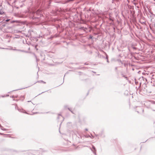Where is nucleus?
<instances>
[{
	"instance_id": "2",
	"label": "nucleus",
	"mask_w": 155,
	"mask_h": 155,
	"mask_svg": "<svg viewBox=\"0 0 155 155\" xmlns=\"http://www.w3.org/2000/svg\"><path fill=\"white\" fill-rule=\"evenodd\" d=\"M40 81L41 82H42V83H43L44 84H45L46 83L45 82H44V81Z\"/></svg>"
},
{
	"instance_id": "3",
	"label": "nucleus",
	"mask_w": 155,
	"mask_h": 155,
	"mask_svg": "<svg viewBox=\"0 0 155 155\" xmlns=\"http://www.w3.org/2000/svg\"><path fill=\"white\" fill-rule=\"evenodd\" d=\"M10 19H7L6 20V21H8L9 20H10Z\"/></svg>"
},
{
	"instance_id": "6",
	"label": "nucleus",
	"mask_w": 155,
	"mask_h": 155,
	"mask_svg": "<svg viewBox=\"0 0 155 155\" xmlns=\"http://www.w3.org/2000/svg\"><path fill=\"white\" fill-rule=\"evenodd\" d=\"M0 134H2H2H1V133H0Z\"/></svg>"
},
{
	"instance_id": "1",
	"label": "nucleus",
	"mask_w": 155,
	"mask_h": 155,
	"mask_svg": "<svg viewBox=\"0 0 155 155\" xmlns=\"http://www.w3.org/2000/svg\"><path fill=\"white\" fill-rule=\"evenodd\" d=\"M4 12L1 9L0 10V14L2 15L4 14Z\"/></svg>"
},
{
	"instance_id": "5",
	"label": "nucleus",
	"mask_w": 155,
	"mask_h": 155,
	"mask_svg": "<svg viewBox=\"0 0 155 155\" xmlns=\"http://www.w3.org/2000/svg\"><path fill=\"white\" fill-rule=\"evenodd\" d=\"M72 0H68V2L69 1H72Z\"/></svg>"
},
{
	"instance_id": "4",
	"label": "nucleus",
	"mask_w": 155,
	"mask_h": 155,
	"mask_svg": "<svg viewBox=\"0 0 155 155\" xmlns=\"http://www.w3.org/2000/svg\"><path fill=\"white\" fill-rule=\"evenodd\" d=\"M15 22V21H12L11 22V23H13Z\"/></svg>"
}]
</instances>
